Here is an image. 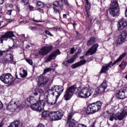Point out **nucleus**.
<instances>
[{
    "label": "nucleus",
    "instance_id": "1",
    "mask_svg": "<svg viewBox=\"0 0 127 127\" xmlns=\"http://www.w3.org/2000/svg\"><path fill=\"white\" fill-rule=\"evenodd\" d=\"M103 103L100 101L89 104L86 109L85 113L88 116L99 112L102 108Z\"/></svg>",
    "mask_w": 127,
    "mask_h": 127
},
{
    "label": "nucleus",
    "instance_id": "2",
    "mask_svg": "<svg viewBox=\"0 0 127 127\" xmlns=\"http://www.w3.org/2000/svg\"><path fill=\"white\" fill-rule=\"evenodd\" d=\"M108 11L112 16L114 17L120 15V6L117 0H112L109 6Z\"/></svg>",
    "mask_w": 127,
    "mask_h": 127
},
{
    "label": "nucleus",
    "instance_id": "3",
    "mask_svg": "<svg viewBox=\"0 0 127 127\" xmlns=\"http://www.w3.org/2000/svg\"><path fill=\"white\" fill-rule=\"evenodd\" d=\"M17 73L16 72L15 77L16 78L13 79V76L11 75V74L9 73H3L0 77V80L4 83V84H12L13 82H14V80L16 79H18L20 80V78L18 77V75H17Z\"/></svg>",
    "mask_w": 127,
    "mask_h": 127
},
{
    "label": "nucleus",
    "instance_id": "4",
    "mask_svg": "<svg viewBox=\"0 0 127 127\" xmlns=\"http://www.w3.org/2000/svg\"><path fill=\"white\" fill-rule=\"evenodd\" d=\"M127 38V31L125 30L120 32V34L115 39L113 44L114 46H119L123 44Z\"/></svg>",
    "mask_w": 127,
    "mask_h": 127
},
{
    "label": "nucleus",
    "instance_id": "5",
    "mask_svg": "<svg viewBox=\"0 0 127 127\" xmlns=\"http://www.w3.org/2000/svg\"><path fill=\"white\" fill-rule=\"evenodd\" d=\"M126 55H127V54L123 53V54L120 55L119 58L116 61H115V62H114L113 63V62L111 61L108 64H106L103 65L100 71V73H107L106 71H108L109 68H111L112 67L111 66V65L112 66H115V65H116L117 63H119V62H120V61H121L123 59V58H124Z\"/></svg>",
    "mask_w": 127,
    "mask_h": 127
},
{
    "label": "nucleus",
    "instance_id": "6",
    "mask_svg": "<svg viewBox=\"0 0 127 127\" xmlns=\"http://www.w3.org/2000/svg\"><path fill=\"white\" fill-rule=\"evenodd\" d=\"M92 94H93V91L88 87H85L77 93V97L80 98V99H87V98H89Z\"/></svg>",
    "mask_w": 127,
    "mask_h": 127
},
{
    "label": "nucleus",
    "instance_id": "7",
    "mask_svg": "<svg viewBox=\"0 0 127 127\" xmlns=\"http://www.w3.org/2000/svg\"><path fill=\"white\" fill-rule=\"evenodd\" d=\"M76 89L77 85H73L66 89L65 93L64 96V99L65 101H69V100L72 98V96H73V94L75 93V91H76Z\"/></svg>",
    "mask_w": 127,
    "mask_h": 127
},
{
    "label": "nucleus",
    "instance_id": "8",
    "mask_svg": "<svg viewBox=\"0 0 127 127\" xmlns=\"http://www.w3.org/2000/svg\"><path fill=\"white\" fill-rule=\"evenodd\" d=\"M44 106H45V101L41 100L37 101L36 103L31 105L30 108L33 111L42 112L44 109Z\"/></svg>",
    "mask_w": 127,
    "mask_h": 127
},
{
    "label": "nucleus",
    "instance_id": "9",
    "mask_svg": "<svg viewBox=\"0 0 127 127\" xmlns=\"http://www.w3.org/2000/svg\"><path fill=\"white\" fill-rule=\"evenodd\" d=\"M107 88H108V81L105 80L100 85V87H97L94 93V95L98 96V95H100V94H103Z\"/></svg>",
    "mask_w": 127,
    "mask_h": 127
},
{
    "label": "nucleus",
    "instance_id": "10",
    "mask_svg": "<svg viewBox=\"0 0 127 127\" xmlns=\"http://www.w3.org/2000/svg\"><path fill=\"white\" fill-rule=\"evenodd\" d=\"M80 53H81V50H78L76 54L74 55L70 59H68V58L65 59L63 63V65L65 67H69L70 64L76 61V58L78 57L77 55L80 54Z\"/></svg>",
    "mask_w": 127,
    "mask_h": 127
},
{
    "label": "nucleus",
    "instance_id": "11",
    "mask_svg": "<svg viewBox=\"0 0 127 127\" xmlns=\"http://www.w3.org/2000/svg\"><path fill=\"white\" fill-rule=\"evenodd\" d=\"M19 106H20L19 102L12 100L8 103L7 106V110L9 111V112L12 113L14 112L16 109H18Z\"/></svg>",
    "mask_w": 127,
    "mask_h": 127
},
{
    "label": "nucleus",
    "instance_id": "12",
    "mask_svg": "<svg viewBox=\"0 0 127 127\" xmlns=\"http://www.w3.org/2000/svg\"><path fill=\"white\" fill-rule=\"evenodd\" d=\"M52 49H53V47L51 45L47 46H45L39 51V54L42 56H45V55H47V54H48Z\"/></svg>",
    "mask_w": 127,
    "mask_h": 127
},
{
    "label": "nucleus",
    "instance_id": "13",
    "mask_svg": "<svg viewBox=\"0 0 127 127\" xmlns=\"http://www.w3.org/2000/svg\"><path fill=\"white\" fill-rule=\"evenodd\" d=\"M36 81L38 83V85L39 86H44V85H46L47 83H48V77L46 76H43V75H41L40 76H38L36 78Z\"/></svg>",
    "mask_w": 127,
    "mask_h": 127
},
{
    "label": "nucleus",
    "instance_id": "14",
    "mask_svg": "<svg viewBox=\"0 0 127 127\" xmlns=\"http://www.w3.org/2000/svg\"><path fill=\"white\" fill-rule=\"evenodd\" d=\"M117 26L119 31L123 30L125 27L127 26V19L125 18H121L118 22Z\"/></svg>",
    "mask_w": 127,
    "mask_h": 127
},
{
    "label": "nucleus",
    "instance_id": "15",
    "mask_svg": "<svg viewBox=\"0 0 127 127\" xmlns=\"http://www.w3.org/2000/svg\"><path fill=\"white\" fill-rule=\"evenodd\" d=\"M61 54V52H60V51L59 49L56 50L46 59V63H48V62H50L52 60H54L58 55H60Z\"/></svg>",
    "mask_w": 127,
    "mask_h": 127
},
{
    "label": "nucleus",
    "instance_id": "16",
    "mask_svg": "<svg viewBox=\"0 0 127 127\" xmlns=\"http://www.w3.org/2000/svg\"><path fill=\"white\" fill-rule=\"evenodd\" d=\"M52 121H59L63 118V113L59 111L52 112Z\"/></svg>",
    "mask_w": 127,
    "mask_h": 127
},
{
    "label": "nucleus",
    "instance_id": "17",
    "mask_svg": "<svg viewBox=\"0 0 127 127\" xmlns=\"http://www.w3.org/2000/svg\"><path fill=\"white\" fill-rule=\"evenodd\" d=\"M55 94L56 95L57 99H59L60 95L64 91V87L63 86L54 85Z\"/></svg>",
    "mask_w": 127,
    "mask_h": 127
},
{
    "label": "nucleus",
    "instance_id": "18",
    "mask_svg": "<svg viewBox=\"0 0 127 127\" xmlns=\"http://www.w3.org/2000/svg\"><path fill=\"white\" fill-rule=\"evenodd\" d=\"M14 36V34H13V32L11 31H9L6 33L4 35L1 36L0 37V43H2L3 42V40H7L8 38H11V37H13Z\"/></svg>",
    "mask_w": 127,
    "mask_h": 127
},
{
    "label": "nucleus",
    "instance_id": "19",
    "mask_svg": "<svg viewBox=\"0 0 127 127\" xmlns=\"http://www.w3.org/2000/svg\"><path fill=\"white\" fill-rule=\"evenodd\" d=\"M99 47V44H94L85 54V56H89V55H93L97 52V49Z\"/></svg>",
    "mask_w": 127,
    "mask_h": 127
},
{
    "label": "nucleus",
    "instance_id": "20",
    "mask_svg": "<svg viewBox=\"0 0 127 127\" xmlns=\"http://www.w3.org/2000/svg\"><path fill=\"white\" fill-rule=\"evenodd\" d=\"M47 93H48V94H47ZM47 93H45L44 99H45V96H48V98H50L51 95L53 96V97H54V96H56V94L55 93V89L54 88V85L52 87V88L51 89H49L47 90Z\"/></svg>",
    "mask_w": 127,
    "mask_h": 127
},
{
    "label": "nucleus",
    "instance_id": "21",
    "mask_svg": "<svg viewBox=\"0 0 127 127\" xmlns=\"http://www.w3.org/2000/svg\"><path fill=\"white\" fill-rule=\"evenodd\" d=\"M103 117L105 118H108V119H109V121L113 122L114 119H115V114L114 113H109L108 111H107L103 113Z\"/></svg>",
    "mask_w": 127,
    "mask_h": 127
},
{
    "label": "nucleus",
    "instance_id": "22",
    "mask_svg": "<svg viewBox=\"0 0 127 127\" xmlns=\"http://www.w3.org/2000/svg\"><path fill=\"white\" fill-rule=\"evenodd\" d=\"M36 96H30L29 98H27V99L25 101V105L27 106H30V105H33L34 102H35Z\"/></svg>",
    "mask_w": 127,
    "mask_h": 127
},
{
    "label": "nucleus",
    "instance_id": "23",
    "mask_svg": "<svg viewBox=\"0 0 127 127\" xmlns=\"http://www.w3.org/2000/svg\"><path fill=\"white\" fill-rule=\"evenodd\" d=\"M87 61L85 60L80 61L79 62L76 63L71 65V68L72 69H76V68H78V67H80V66H82V65H84V64H86Z\"/></svg>",
    "mask_w": 127,
    "mask_h": 127
},
{
    "label": "nucleus",
    "instance_id": "24",
    "mask_svg": "<svg viewBox=\"0 0 127 127\" xmlns=\"http://www.w3.org/2000/svg\"><path fill=\"white\" fill-rule=\"evenodd\" d=\"M116 97L117 99H119V100H124V99L127 98L123 90H119L117 91L116 93Z\"/></svg>",
    "mask_w": 127,
    "mask_h": 127
},
{
    "label": "nucleus",
    "instance_id": "25",
    "mask_svg": "<svg viewBox=\"0 0 127 127\" xmlns=\"http://www.w3.org/2000/svg\"><path fill=\"white\" fill-rule=\"evenodd\" d=\"M52 112H50L49 111H44L42 112L41 116L42 118H50L52 120Z\"/></svg>",
    "mask_w": 127,
    "mask_h": 127
},
{
    "label": "nucleus",
    "instance_id": "26",
    "mask_svg": "<svg viewBox=\"0 0 127 127\" xmlns=\"http://www.w3.org/2000/svg\"><path fill=\"white\" fill-rule=\"evenodd\" d=\"M50 98H48V96H45V100L46 102L49 104V105H51V106H53V105H55L57 103V101L58 100V98H57V96H56V99L55 101H50L49 100Z\"/></svg>",
    "mask_w": 127,
    "mask_h": 127
},
{
    "label": "nucleus",
    "instance_id": "27",
    "mask_svg": "<svg viewBox=\"0 0 127 127\" xmlns=\"http://www.w3.org/2000/svg\"><path fill=\"white\" fill-rule=\"evenodd\" d=\"M38 92L40 95L38 94ZM38 92H34L33 95L35 96L36 99L37 100H40V95L42 96V95L44 94V90L41 88H40L38 90Z\"/></svg>",
    "mask_w": 127,
    "mask_h": 127
},
{
    "label": "nucleus",
    "instance_id": "28",
    "mask_svg": "<svg viewBox=\"0 0 127 127\" xmlns=\"http://www.w3.org/2000/svg\"><path fill=\"white\" fill-rule=\"evenodd\" d=\"M95 42H96V38L94 37H91L87 42L86 45L87 46H91V45H93Z\"/></svg>",
    "mask_w": 127,
    "mask_h": 127
},
{
    "label": "nucleus",
    "instance_id": "29",
    "mask_svg": "<svg viewBox=\"0 0 127 127\" xmlns=\"http://www.w3.org/2000/svg\"><path fill=\"white\" fill-rule=\"evenodd\" d=\"M85 16L86 17V19L88 20V21H89V22H92V20L93 19V17L90 15V12H89V10H88V9H86V14Z\"/></svg>",
    "mask_w": 127,
    "mask_h": 127
},
{
    "label": "nucleus",
    "instance_id": "30",
    "mask_svg": "<svg viewBox=\"0 0 127 127\" xmlns=\"http://www.w3.org/2000/svg\"><path fill=\"white\" fill-rule=\"evenodd\" d=\"M68 124L69 127H77V124L76 125L75 124V120L74 119H72V121H70L69 122H67Z\"/></svg>",
    "mask_w": 127,
    "mask_h": 127
},
{
    "label": "nucleus",
    "instance_id": "31",
    "mask_svg": "<svg viewBox=\"0 0 127 127\" xmlns=\"http://www.w3.org/2000/svg\"><path fill=\"white\" fill-rule=\"evenodd\" d=\"M73 116H74V112L73 111H71L68 114L67 122H71L73 120Z\"/></svg>",
    "mask_w": 127,
    "mask_h": 127
},
{
    "label": "nucleus",
    "instance_id": "32",
    "mask_svg": "<svg viewBox=\"0 0 127 127\" xmlns=\"http://www.w3.org/2000/svg\"><path fill=\"white\" fill-rule=\"evenodd\" d=\"M116 116H117L116 118H117L119 121H122V120H124V118H125V117H126V116L124 113H123V112H122L119 114H117V115H116Z\"/></svg>",
    "mask_w": 127,
    "mask_h": 127
},
{
    "label": "nucleus",
    "instance_id": "33",
    "mask_svg": "<svg viewBox=\"0 0 127 127\" xmlns=\"http://www.w3.org/2000/svg\"><path fill=\"white\" fill-rule=\"evenodd\" d=\"M9 64H16V62H14L13 60V56L11 55V54H9Z\"/></svg>",
    "mask_w": 127,
    "mask_h": 127
},
{
    "label": "nucleus",
    "instance_id": "34",
    "mask_svg": "<svg viewBox=\"0 0 127 127\" xmlns=\"http://www.w3.org/2000/svg\"><path fill=\"white\" fill-rule=\"evenodd\" d=\"M23 74L20 73V76H21V78H25L27 77V71L25 69H23L22 70Z\"/></svg>",
    "mask_w": 127,
    "mask_h": 127
},
{
    "label": "nucleus",
    "instance_id": "35",
    "mask_svg": "<svg viewBox=\"0 0 127 127\" xmlns=\"http://www.w3.org/2000/svg\"><path fill=\"white\" fill-rule=\"evenodd\" d=\"M37 5L39 7H41V8H43V7H44V2H41V1H39L37 3Z\"/></svg>",
    "mask_w": 127,
    "mask_h": 127
},
{
    "label": "nucleus",
    "instance_id": "36",
    "mask_svg": "<svg viewBox=\"0 0 127 127\" xmlns=\"http://www.w3.org/2000/svg\"><path fill=\"white\" fill-rule=\"evenodd\" d=\"M126 66H127V64L126 62H123L119 65V67L121 68V69H124V68H126Z\"/></svg>",
    "mask_w": 127,
    "mask_h": 127
},
{
    "label": "nucleus",
    "instance_id": "37",
    "mask_svg": "<svg viewBox=\"0 0 127 127\" xmlns=\"http://www.w3.org/2000/svg\"><path fill=\"white\" fill-rule=\"evenodd\" d=\"M60 4L59 3V1L56 0L54 1L53 3V6H55V7H58V6H59V5Z\"/></svg>",
    "mask_w": 127,
    "mask_h": 127
},
{
    "label": "nucleus",
    "instance_id": "38",
    "mask_svg": "<svg viewBox=\"0 0 127 127\" xmlns=\"http://www.w3.org/2000/svg\"><path fill=\"white\" fill-rule=\"evenodd\" d=\"M21 2L23 3L24 5H26V4H28L29 0H21Z\"/></svg>",
    "mask_w": 127,
    "mask_h": 127
},
{
    "label": "nucleus",
    "instance_id": "39",
    "mask_svg": "<svg viewBox=\"0 0 127 127\" xmlns=\"http://www.w3.org/2000/svg\"><path fill=\"white\" fill-rule=\"evenodd\" d=\"M123 114H124L125 116H127V106H125L123 110L122 111Z\"/></svg>",
    "mask_w": 127,
    "mask_h": 127
},
{
    "label": "nucleus",
    "instance_id": "40",
    "mask_svg": "<svg viewBox=\"0 0 127 127\" xmlns=\"http://www.w3.org/2000/svg\"><path fill=\"white\" fill-rule=\"evenodd\" d=\"M51 5H52V3H44V7H46L47 8H50V6H51Z\"/></svg>",
    "mask_w": 127,
    "mask_h": 127
},
{
    "label": "nucleus",
    "instance_id": "41",
    "mask_svg": "<svg viewBox=\"0 0 127 127\" xmlns=\"http://www.w3.org/2000/svg\"><path fill=\"white\" fill-rule=\"evenodd\" d=\"M26 61L27 62V63H28V64H30V65H33V62H32V60L26 59Z\"/></svg>",
    "mask_w": 127,
    "mask_h": 127
},
{
    "label": "nucleus",
    "instance_id": "42",
    "mask_svg": "<svg viewBox=\"0 0 127 127\" xmlns=\"http://www.w3.org/2000/svg\"><path fill=\"white\" fill-rule=\"evenodd\" d=\"M52 69H51V68L49 67V68H46L45 69H44V73H48V72H50V71H52Z\"/></svg>",
    "mask_w": 127,
    "mask_h": 127
},
{
    "label": "nucleus",
    "instance_id": "43",
    "mask_svg": "<svg viewBox=\"0 0 127 127\" xmlns=\"http://www.w3.org/2000/svg\"><path fill=\"white\" fill-rule=\"evenodd\" d=\"M61 1L62 2H63V1H64L65 4H66V5H67V6H70V4H69V2H68V0H61Z\"/></svg>",
    "mask_w": 127,
    "mask_h": 127
},
{
    "label": "nucleus",
    "instance_id": "44",
    "mask_svg": "<svg viewBox=\"0 0 127 127\" xmlns=\"http://www.w3.org/2000/svg\"><path fill=\"white\" fill-rule=\"evenodd\" d=\"M123 93H124V95H125V97L127 98V87H126L124 89V90H122Z\"/></svg>",
    "mask_w": 127,
    "mask_h": 127
},
{
    "label": "nucleus",
    "instance_id": "45",
    "mask_svg": "<svg viewBox=\"0 0 127 127\" xmlns=\"http://www.w3.org/2000/svg\"><path fill=\"white\" fill-rule=\"evenodd\" d=\"M45 33L46 34H47L48 35H49V36H53V34H51V33L50 32V31H49V30H46L45 31Z\"/></svg>",
    "mask_w": 127,
    "mask_h": 127
},
{
    "label": "nucleus",
    "instance_id": "46",
    "mask_svg": "<svg viewBox=\"0 0 127 127\" xmlns=\"http://www.w3.org/2000/svg\"><path fill=\"white\" fill-rule=\"evenodd\" d=\"M53 9L54 10V12H56V13H57V12H58L59 14V15L60 16V12H59V10H58V9H57V8H55L54 7H53Z\"/></svg>",
    "mask_w": 127,
    "mask_h": 127
},
{
    "label": "nucleus",
    "instance_id": "47",
    "mask_svg": "<svg viewBox=\"0 0 127 127\" xmlns=\"http://www.w3.org/2000/svg\"><path fill=\"white\" fill-rule=\"evenodd\" d=\"M74 52H75V49L74 48H71L70 49V54H74Z\"/></svg>",
    "mask_w": 127,
    "mask_h": 127
},
{
    "label": "nucleus",
    "instance_id": "48",
    "mask_svg": "<svg viewBox=\"0 0 127 127\" xmlns=\"http://www.w3.org/2000/svg\"><path fill=\"white\" fill-rule=\"evenodd\" d=\"M11 12H12V10L10 9V10H8L6 14L8 15H11Z\"/></svg>",
    "mask_w": 127,
    "mask_h": 127
},
{
    "label": "nucleus",
    "instance_id": "49",
    "mask_svg": "<svg viewBox=\"0 0 127 127\" xmlns=\"http://www.w3.org/2000/svg\"><path fill=\"white\" fill-rule=\"evenodd\" d=\"M14 20V19H6V21L7 22H8V23H10V22H12V21H13Z\"/></svg>",
    "mask_w": 127,
    "mask_h": 127
},
{
    "label": "nucleus",
    "instance_id": "50",
    "mask_svg": "<svg viewBox=\"0 0 127 127\" xmlns=\"http://www.w3.org/2000/svg\"><path fill=\"white\" fill-rule=\"evenodd\" d=\"M6 51H8V50L6 51H0V57H1V56H2V54H3V53H4L5 52H6Z\"/></svg>",
    "mask_w": 127,
    "mask_h": 127
},
{
    "label": "nucleus",
    "instance_id": "51",
    "mask_svg": "<svg viewBox=\"0 0 127 127\" xmlns=\"http://www.w3.org/2000/svg\"><path fill=\"white\" fill-rule=\"evenodd\" d=\"M29 29H31V30H34L35 29H36V27L35 26H29Z\"/></svg>",
    "mask_w": 127,
    "mask_h": 127
},
{
    "label": "nucleus",
    "instance_id": "52",
    "mask_svg": "<svg viewBox=\"0 0 127 127\" xmlns=\"http://www.w3.org/2000/svg\"><path fill=\"white\" fill-rule=\"evenodd\" d=\"M29 9L30 10H34V7L32 5H29Z\"/></svg>",
    "mask_w": 127,
    "mask_h": 127
},
{
    "label": "nucleus",
    "instance_id": "53",
    "mask_svg": "<svg viewBox=\"0 0 127 127\" xmlns=\"http://www.w3.org/2000/svg\"><path fill=\"white\" fill-rule=\"evenodd\" d=\"M16 10L18 11V13L20 12V8L19 7V5H17L16 6Z\"/></svg>",
    "mask_w": 127,
    "mask_h": 127
},
{
    "label": "nucleus",
    "instance_id": "54",
    "mask_svg": "<svg viewBox=\"0 0 127 127\" xmlns=\"http://www.w3.org/2000/svg\"><path fill=\"white\" fill-rule=\"evenodd\" d=\"M33 21H34V22H44V21H42V20H36V19H34L33 20Z\"/></svg>",
    "mask_w": 127,
    "mask_h": 127
},
{
    "label": "nucleus",
    "instance_id": "55",
    "mask_svg": "<svg viewBox=\"0 0 127 127\" xmlns=\"http://www.w3.org/2000/svg\"><path fill=\"white\" fill-rule=\"evenodd\" d=\"M3 108V104H2V102L0 101V110H1Z\"/></svg>",
    "mask_w": 127,
    "mask_h": 127
},
{
    "label": "nucleus",
    "instance_id": "56",
    "mask_svg": "<svg viewBox=\"0 0 127 127\" xmlns=\"http://www.w3.org/2000/svg\"><path fill=\"white\" fill-rule=\"evenodd\" d=\"M37 10H38V11H39V12H41V13H44L43 10H42V9H41L40 8H38Z\"/></svg>",
    "mask_w": 127,
    "mask_h": 127
},
{
    "label": "nucleus",
    "instance_id": "57",
    "mask_svg": "<svg viewBox=\"0 0 127 127\" xmlns=\"http://www.w3.org/2000/svg\"><path fill=\"white\" fill-rule=\"evenodd\" d=\"M1 63H2V64H6V61L5 59H3V60L1 61Z\"/></svg>",
    "mask_w": 127,
    "mask_h": 127
},
{
    "label": "nucleus",
    "instance_id": "58",
    "mask_svg": "<svg viewBox=\"0 0 127 127\" xmlns=\"http://www.w3.org/2000/svg\"><path fill=\"white\" fill-rule=\"evenodd\" d=\"M37 127H45V126L42 124H40Z\"/></svg>",
    "mask_w": 127,
    "mask_h": 127
},
{
    "label": "nucleus",
    "instance_id": "59",
    "mask_svg": "<svg viewBox=\"0 0 127 127\" xmlns=\"http://www.w3.org/2000/svg\"><path fill=\"white\" fill-rule=\"evenodd\" d=\"M59 7L62 10H63V8H64V7L63 6V5H59Z\"/></svg>",
    "mask_w": 127,
    "mask_h": 127
},
{
    "label": "nucleus",
    "instance_id": "60",
    "mask_svg": "<svg viewBox=\"0 0 127 127\" xmlns=\"http://www.w3.org/2000/svg\"><path fill=\"white\" fill-rule=\"evenodd\" d=\"M76 25H77V23H76V22H74V23H73V27L74 29H76V27H75Z\"/></svg>",
    "mask_w": 127,
    "mask_h": 127
},
{
    "label": "nucleus",
    "instance_id": "61",
    "mask_svg": "<svg viewBox=\"0 0 127 127\" xmlns=\"http://www.w3.org/2000/svg\"><path fill=\"white\" fill-rule=\"evenodd\" d=\"M85 0L86 2V4H87V5H90V4H91L90 3V2H89V0Z\"/></svg>",
    "mask_w": 127,
    "mask_h": 127
},
{
    "label": "nucleus",
    "instance_id": "62",
    "mask_svg": "<svg viewBox=\"0 0 127 127\" xmlns=\"http://www.w3.org/2000/svg\"><path fill=\"white\" fill-rule=\"evenodd\" d=\"M5 60H6V63L7 64H9V59H7V58H6L5 59Z\"/></svg>",
    "mask_w": 127,
    "mask_h": 127
},
{
    "label": "nucleus",
    "instance_id": "63",
    "mask_svg": "<svg viewBox=\"0 0 127 127\" xmlns=\"http://www.w3.org/2000/svg\"><path fill=\"white\" fill-rule=\"evenodd\" d=\"M4 1L3 0H0V4H3Z\"/></svg>",
    "mask_w": 127,
    "mask_h": 127
},
{
    "label": "nucleus",
    "instance_id": "64",
    "mask_svg": "<svg viewBox=\"0 0 127 127\" xmlns=\"http://www.w3.org/2000/svg\"><path fill=\"white\" fill-rule=\"evenodd\" d=\"M63 17H64V18H67V14H63Z\"/></svg>",
    "mask_w": 127,
    "mask_h": 127
}]
</instances>
